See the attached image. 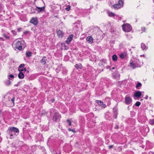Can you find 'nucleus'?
<instances>
[{
  "instance_id": "f257e3e1",
  "label": "nucleus",
  "mask_w": 154,
  "mask_h": 154,
  "mask_svg": "<svg viewBox=\"0 0 154 154\" xmlns=\"http://www.w3.org/2000/svg\"><path fill=\"white\" fill-rule=\"evenodd\" d=\"M7 131L10 135V138L13 139L17 135L16 133L19 132V130L18 128L13 127L8 129Z\"/></svg>"
},
{
  "instance_id": "f03ea898",
  "label": "nucleus",
  "mask_w": 154,
  "mask_h": 154,
  "mask_svg": "<svg viewBox=\"0 0 154 154\" xmlns=\"http://www.w3.org/2000/svg\"><path fill=\"white\" fill-rule=\"evenodd\" d=\"M123 30L126 32H129L132 29L131 26L128 23L124 24L122 26Z\"/></svg>"
},
{
  "instance_id": "7ed1b4c3",
  "label": "nucleus",
  "mask_w": 154,
  "mask_h": 154,
  "mask_svg": "<svg viewBox=\"0 0 154 154\" xmlns=\"http://www.w3.org/2000/svg\"><path fill=\"white\" fill-rule=\"evenodd\" d=\"M13 46L15 48L19 50H22V48L20 42H14L13 43Z\"/></svg>"
},
{
  "instance_id": "20e7f679",
  "label": "nucleus",
  "mask_w": 154,
  "mask_h": 154,
  "mask_svg": "<svg viewBox=\"0 0 154 154\" xmlns=\"http://www.w3.org/2000/svg\"><path fill=\"white\" fill-rule=\"evenodd\" d=\"M125 102L126 104L129 105L132 102V100L130 97L126 96L125 97Z\"/></svg>"
},
{
  "instance_id": "39448f33",
  "label": "nucleus",
  "mask_w": 154,
  "mask_h": 154,
  "mask_svg": "<svg viewBox=\"0 0 154 154\" xmlns=\"http://www.w3.org/2000/svg\"><path fill=\"white\" fill-rule=\"evenodd\" d=\"M25 64L23 63L21 64L19 66L18 68V70L19 72H22L23 71H26V69L24 68Z\"/></svg>"
},
{
  "instance_id": "423d86ee",
  "label": "nucleus",
  "mask_w": 154,
  "mask_h": 154,
  "mask_svg": "<svg viewBox=\"0 0 154 154\" xmlns=\"http://www.w3.org/2000/svg\"><path fill=\"white\" fill-rule=\"evenodd\" d=\"M130 66L133 69H134L136 67H140L141 66V64L139 63L136 64L135 62H131L130 63Z\"/></svg>"
},
{
  "instance_id": "0eeeda50",
  "label": "nucleus",
  "mask_w": 154,
  "mask_h": 154,
  "mask_svg": "<svg viewBox=\"0 0 154 154\" xmlns=\"http://www.w3.org/2000/svg\"><path fill=\"white\" fill-rule=\"evenodd\" d=\"M30 23L33 24L34 25H36L38 23V20L37 18H32L30 21Z\"/></svg>"
},
{
  "instance_id": "6e6552de",
  "label": "nucleus",
  "mask_w": 154,
  "mask_h": 154,
  "mask_svg": "<svg viewBox=\"0 0 154 154\" xmlns=\"http://www.w3.org/2000/svg\"><path fill=\"white\" fill-rule=\"evenodd\" d=\"M61 117V116L59 115L58 113H55L54 114V117H53V120L56 121L57 120L59 119Z\"/></svg>"
},
{
  "instance_id": "1a4fd4ad",
  "label": "nucleus",
  "mask_w": 154,
  "mask_h": 154,
  "mask_svg": "<svg viewBox=\"0 0 154 154\" xmlns=\"http://www.w3.org/2000/svg\"><path fill=\"white\" fill-rule=\"evenodd\" d=\"M73 38V35H70L67 38L66 42L68 44L70 43L71 41L72 40Z\"/></svg>"
},
{
  "instance_id": "9d476101",
  "label": "nucleus",
  "mask_w": 154,
  "mask_h": 154,
  "mask_svg": "<svg viewBox=\"0 0 154 154\" xmlns=\"http://www.w3.org/2000/svg\"><path fill=\"white\" fill-rule=\"evenodd\" d=\"M57 34L59 38H62L63 36L64 33L62 31L59 30L57 32Z\"/></svg>"
},
{
  "instance_id": "9b49d317",
  "label": "nucleus",
  "mask_w": 154,
  "mask_h": 154,
  "mask_svg": "<svg viewBox=\"0 0 154 154\" xmlns=\"http://www.w3.org/2000/svg\"><path fill=\"white\" fill-rule=\"evenodd\" d=\"M87 42L90 44H92L93 42V40L91 36H88L86 38Z\"/></svg>"
},
{
  "instance_id": "f8f14e48",
  "label": "nucleus",
  "mask_w": 154,
  "mask_h": 154,
  "mask_svg": "<svg viewBox=\"0 0 154 154\" xmlns=\"http://www.w3.org/2000/svg\"><path fill=\"white\" fill-rule=\"evenodd\" d=\"M113 112L114 113L113 116L115 119H116L117 118V108L115 107L113 108Z\"/></svg>"
},
{
  "instance_id": "ddd939ff",
  "label": "nucleus",
  "mask_w": 154,
  "mask_h": 154,
  "mask_svg": "<svg viewBox=\"0 0 154 154\" xmlns=\"http://www.w3.org/2000/svg\"><path fill=\"white\" fill-rule=\"evenodd\" d=\"M141 94H142L141 92L138 91L135 93V94H134V97L139 98L141 96Z\"/></svg>"
},
{
  "instance_id": "4468645a",
  "label": "nucleus",
  "mask_w": 154,
  "mask_h": 154,
  "mask_svg": "<svg viewBox=\"0 0 154 154\" xmlns=\"http://www.w3.org/2000/svg\"><path fill=\"white\" fill-rule=\"evenodd\" d=\"M75 67L76 69H81L82 67V66L81 63H79V64H76L75 65Z\"/></svg>"
},
{
  "instance_id": "2eb2a0df",
  "label": "nucleus",
  "mask_w": 154,
  "mask_h": 154,
  "mask_svg": "<svg viewBox=\"0 0 154 154\" xmlns=\"http://www.w3.org/2000/svg\"><path fill=\"white\" fill-rule=\"evenodd\" d=\"M61 47L62 49L66 50L68 48V47L66 46L64 43H62L61 44Z\"/></svg>"
},
{
  "instance_id": "dca6fc26",
  "label": "nucleus",
  "mask_w": 154,
  "mask_h": 154,
  "mask_svg": "<svg viewBox=\"0 0 154 154\" xmlns=\"http://www.w3.org/2000/svg\"><path fill=\"white\" fill-rule=\"evenodd\" d=\"M127 54L125 52H123L120 54L119 56L120 58L123 59H124L126 56Z\"/></svg>"
},
{
  "instance_id": "f3484780",
  "label": "nucleus",
  "mask_w": 154,
  "mask_h": 154,
  "mask_svg": "<svg viewBox=\"0 0 154 154\" xmlns=\"http://www.w3.org/2000/svg\"><path fill=\"white\" fill-rule=\"evenodd\" d=\"M18 77L20 79H23L24 78V75L22 72H20L18 75Z\"/></svg>"
},
{
  "instance_id": "a211bd4d",
  "label": "nucleus",
  "mask_w": 154,
  "mask_h": 154,
  "mask_svg": "<svg viewBox=\"0 0 154 154\" xmlns=\"http://www.w3.org/2000/svg\"><path fill=\"white\" fill-rule=\"evenodd\" d=\"M46 57H44L42 59L41 62L43 65H45L46 64Z\"/></svg>"
},
{
  "instance_id": "6ab92c4d",
  "label": "nucleus",
  "mask_w": 154,
  "mask_h": 154,
  "mask_svg": "<svg viewBox=\"0 0 154 154\" xmlns=\"http://www.w3.org/2000/svg\"><path fill=\"white\" fill-rule=\"evenodd\" d=\"M45 9V7H36V9L37 10V11H39L41 12L42 11H43V10Z\"/></svg>"
},
{
  "instance_id": "aec40b11",
  "label": "nucleus",
  "mask_w": 154,
  "mask_h": 154,
  "mask_svg": "<svg viewBox=\"0 0 154 154\" xmlns=\"http://www.w3.org/2000/svg\"><path fill=\"white\" fill-rule=\"evenodd\" d=\"M141 48L143 50H146L147 48V47H146L145 44L143 43H142L141 45Z\"/></svg>"
},
{
  "instance_id": "412c9836",
  "label": "nucleus",
  "mask_w": 154,
  "mask_h": 154,
  "mask_svg": "<svg viewBox=\"0 0 154 154\" xmlns=\"http://www.w3.org/2000/svg\"><path fill=\"white\" fill-rule=\"evenodd\" d=\"M26 56L28 57H29L32 56V53L31 52L26 51Z\"/></svg>"
},
{
  "instance_id": "4be33fe9",
  "label": "nucleus",
  "mask_w": 154,
  "mask_h": 154,
  "mask_svg": "<svg viewBox=\"0 0 154 154\" xmlns=\"http://www.w3.org/2000/svg\"><path fill=\"white\" fill-rule=\"evenodd\" d=\"M113 7L115 8L118 9L121 8V7L118 4L114 5H113Z\"/></svg>"
},
{
  "instance_id": "5701e85b",
  "label": "nucleus",
  "mask_w": 154,
  "mask_h": 154,
  "mask_svg": "<svg viewBox=\"0 0 154 154\" xmlns=\"http://www.w3.org/2000/svg\"><path fill=\"white\" fill-rule=\"evenodd\" d=\"M108 13L109 17H114L115 16V14L112 12H109Z\"/></svg>"
},
{
  "instance_id": "b1692460",
  "label": "nucleus",
  "mask_w": 154,
  "mask_h": 154,
  "mask_svg": "<svg viewBox=\"0 0 154 154\" xmlns=\"http://www.w3.org/2000/svg\"><path fill=\"white\" fill-rule=\"evenodd\" d=\"M112 59L114 61H116L117 60V57L116 55H114L112 57Z\"/></svg>"
},
{
  "instance_id": "393cba45",
  "label": "nucleus",
  "mask_w": 154,
  "mask_h": 154,
  "mask_svg": "<svg viewBox=\"0 0 154 154\" xmlns=\"http://www.w3.org/2000/svg\"><path fill=\"white\" fill-rule=\"evenodd\" d=\"M118 4L122 8L123 6V1L122 0H119V3H118Z\"/></svg>"
},
{
  "instance_id": "a878e982",
  "label": "nucleus",
  "mask_w": 154,
  "mask_h": 154,
  "mask_svg": "<svg viewBox=\"0 0 154 154\" xmlns=\"http://www.w3.org/2000/svg\"><path fill=\"white\" fill-rule=\"evenodd\" d=\"M96 102L99 105H102L103 104V102H102L100 100H96Z\"/></svg>"
},
{
  "instance_id": "bb28decb",
  "label": "nucleus",
  "mask_w": 154,
  "mask_h": 154,
  "mask_svg": "<svg viewBox=\"0 0 154 154\" xmlns=\"http://www.w3.org/2000/svg\"><path fill=\"white\" fill-rule=\"evenodd\" d=\"M149 123L151 125H154V119H150Z\"/></svg>"
},
{
  "instance_id": "cd10ccee",
  "label": "nucleus",
  "mask_w": 154,
  "mask_h": 154,
  "mask_svg": "<svg viewBox=\"0 0 154 154\" xmlns=\"http://www.w3.org/2000/svg\"><path fill=\"white\" fill-rule=\"evenodd\" d=\"M142 84L140 83H138L136 86V88L137 89L138 88V87L141 86Z\"/></svg>"
},
{
  "instance_id": "c85d7f7f",
  "label": "nucleus",
  "mask_w": 154,
  "mask_h": 154,
  "mask_svg": "<svg viewBox=\"0 0 154 154\" xmlns=\"http://www.w3.org/2000/svg\"><path fill=\"white\" fill-rule=\"evenodd\" d=\"M3 36L7 39H9L10 38L9 37L7 36L6 34H3Z\"/></svg>"
},
{
  "instance_id": "c756f323",
  "label": "nucleus",
  "mask_w": 154,
  "mask_h": 154,
  "mask_svg": "<svg viewBox=\"0 0 154 154\" xmlns=\"http://www.w3.org/2000/svg\"><path fill=\"white\" fill-rule=\"evenodd\" d=\"M67 122H68V124H69V126H71L72 125V124H71L72 123H71V122L69 119H67Z\"/></svg>"
},
{
  "instance_id": "7c9ffc66",
  "label": "nucleus",
  "mask_w": 154,
  "mask_h": 154,
  "mask_svg": "<svg viewBox=\"0 0 154 154\" xmlns=\"http://www.w3.org/2000/svg\"><path fill=\"white\" fill-rule=\"evenodd\" d=\"M135 62L136 64L139 63V64H141V66L142 65V64H143V62H140L139 61V60H137Z\"/></svg>"
},
{
  "instance_id": "2f4dec72",
  "label": "nucleus",
  "mask_w": 154,
  "mask_h": 154,
  "mask_svg": "<svg viewBox=\"0 0 154 154\" xmlns=\"http://www.w3.org/2000/svg\"><path fill=\"white\" fill-rule=\"evenodd\" d=\"M140 102L138 101L135 104L136 106H139L140 105Z\"/></svg>"
},
{
  "instance_id": "473e14b6",
  "label": "nucleus",
  "mask_w": 154,
  "mask_h": 154,
  "mask_svg": "<svg viewBox=\"0 0 154 154\" xmlns=\"http://www.w3.org/2000/svg\"><path fill=\"white\" fill-rule=\"evenodd\" d=\"M70 9V6H69V7L68 8H65V9L67 11H69Z\"/></svg>"
},
{
  "instance_id": "72a5a7b5",
  "label": "nucleus",
  "mask_w": 154,
  "mask_h": 154,
  "mask_svg": "<svg viewBox=\"0 0 154 154\" xmlns=\"http://www.w3.org/2000/svg\"><path fill=\"white\" fill-rule=\"evenodd\" d=\"M68 130L69 131H72L74 133L75 132V129H71L70 128H69Z\"/></svg>"
},
{
  "instance_id": "f704fd0d",
  "label": "nucleus",
  "mask_w": 154,
  "mask_h": 154,
  "mask_svg": "<svg viewBox=\"0 0 154 154\" xmlns=\"http://www.w3.org/2000/svg\"><path fill=\"white\" fill-rule=\"evenodd\" d=\"M12 32L14 35H16L17 33L15 31L12 30Z\"/></svg>"
},
{
  "instance_id": "c9c22d12",
  "label": "nucleus",
  "mask_w": 154,
  "mask_h": 154,
  "mask_svg": "<svg viewBox=\"0 0 154 154\" xmlns=\"http://www.w3.org/2000/svg\"><path fill=\"white\" fill-rule=\"evenodd\" d=\"M9 76L11 78H13L14 77V76L13 75H9Z\"/></svg>"
},
{
  "instance_id": "e433bc0d",
  "label": "nucleus",
  "mask_w": 154,
  "mask_h": 154,
  "mask_svg": "<svg viewBox=\"0 0 154 154\" xmlns=\"http://www.w3.org/2000/svg\"><path fill=\"white\" fill-rule=\"evenodd\" d=\"M14 97H13V98L11 99V101H12V103H14Z\"/></svg>"
},
{
  "instance_id": "4c0bfd02",
  "label": "nucleus",
  "mask_w": 154,
  "mask_h": 154,
  "mask_svg": "<svg viewBox=\"0 0 154 154\" xmlns=\"http://www.w3.org/2000/svg\"><path fill=\"white\" fill-rule=\"evenodd\" d=\"M112 146H113L112 145H110V146H109V149H111L112 148Z\"/></svg>"
},
{
  "instance_id": "58836bf2",
  "label": "nucleus",
  "mask_w": 154,
  "mask_h": 154,
  "mask_svg": "<svg viewBox=\"0 0 154 154\" xmlns=\"http://www.w3.org/2000/svg\"><path fill=\"white\" fill-rule=\"evenodd\" d=\"M54 101L55 100L53 99L51 100V102L52 103L54 102Z\"/></svg>"
},
{
  "instance_id": "ea45409f",
  "label": "nucleus",
  "mask_w": 154,
  "mask_h": 154,
  "mask_svg": "<svg viewBox=\"0 0 154 154\" xmlns=\"http://www.w3.org/2000/svg\"><path fill=\"white\" fill-rule=\"evenodd\" d=\"M21 28H18L17 30H18L19 31H20L21 30Z\"/></svg>"
},
{
  "instance_id": "a19ab883",
  "label": "nucleus",
  "mask_w": 154,
  "mask_h": 154,
  "mask_svg": "<svg viewBox=\"0 0 154 154\" xmlns=\"http://www.w3.org/2000/svg\"><path fill=\"white\" fill-rule=\"evenodd\" d=\"M118 128H119L118 126H117V125H116V126L115 127V128L118 129Z\"/></svg>"
},
{
  "instance_id": "79ce46f5",
  "label": "nucleus",
  "mask_w": 154,
  "mask_h": 154,
  "mask_svg": "<svg viewBox=\"0 0 154 154\" xmlns=\"http://www.w3.org/2000/svg\"><path fill=\"white\" fill-rule=\"evenodd\" d=\"M142 29L143 30H145V28L144 27V28H142Z\"/></svg>"
},
{
  "instance_id": "37998d69",
  "label": "nucleus",
  "mask_w": 154,
  "mask_h": 154,
  "mask_svg": "<svg viewBox=\"0 0 154 154\" xmlns=\"http://www.w3.org/2000/svg\"><path fill=\"white\" fill-rule=\"evenodd\" d=\"M2 40L3 41H4L5 40L3 38H2V40Z\"/></svg>"
},
{
  "instance_id": "c03bdc74",
  "label": "nucleus",
  "mask_w": 154,
  "mask_h": 154,
  "mask_svg": "<svg viewBox=\"0 0 154 154\" xmlns=\"http://www.w3.org/2000/svg\"><path fill=\"white\" fill-rule=\"evenodd\" d=\"M2 39V37H0V40H1Z\"/></svg>"
},
{
  "instance_id": "a18cd8bd",
  "label": "nucleus",
  "mask_w": 154,
  "mask_h": 154,
  "mask_svg": "<svg viewBox=\"0 0 154 154\" xmlns=\"http://www.w3.org/2000/svg\"><path fill=\"white\" fill-rule=\"evenodd\" d=\"M112 69H115V67H113L112 68Z\"/></svg>"
},
{
  "instance_id": "49530a36",
  "label": "nucleus",
  "mask_w": 154,
  "mask_h": 154,
  "mask_svg": "<svg viewBox=\"0 0 154 154\" xmlns=\"http://www.w3.org/2000/svg\"><path fill=\"white\" fill-rule=\"evenodd\" d=\"M95 109H96V108H95ZM96 109H95V111H96Z\"/></svg>"
},
{
  "instance_id": "de8ad7c7",
  "label": "nucleus",
  "mask_w": 154,
  "mask_h": 154,
  "mask_svg": "<svg viewBox=\"0 0 154 154\" xmlns=\"http://www.w3.org/2000/svg\"><path fill=\"white\" fill-rule=\"evenodd\" d=\"M105 106H104V107H103V108H105Z\"/></svg>"
},
{
  "instance_id": "09e8293b",
  "label": "nucleus",
  "mask_w": 154,
  "mask_h": 154,
  "mask_svg": "<svg viewBox=\"0 0 154 154\" xmlns=\"http://www.w3.org/2000/svg\"><path fill=\"white\" fill-rule=\"evenodd\" d=\"M153 2H154V1H153Z\"/></svg>"
}]
</instances>
